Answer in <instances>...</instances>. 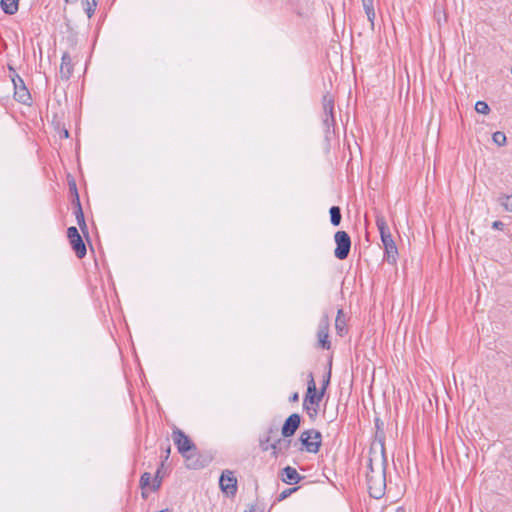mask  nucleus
Instances as JSON below:
<instances>
[{
  "mask_svg": "<svg viewBox=\"0 0 512 512\" xmlns=\"http://www.w3.org/2000/svg\"><path fill=\"white\" fill-rule=\"evenodd\" d=\"M385 449L382 443H373L369 449L367 467H366V481L368 492L371 497L381 498L386 489L385 477Z\"/></svg>",
  "mask_w": 512,
  "mask_h": 512,
  "instance_id": "1",
  "label": "nucleus"
},
{
  "mask_svg": "<svg viewBox=\"0 0 512 512\" xmlns=\"http://www.w3.org/2000/svg\"><path fill=\"white\" fill-rule=\"evenodd\" d=\"M330 378L331 369L329 368L324 371L321 387L317 389L313 374L309 373L308 375L307 391L303 399V409L312 421H314L319 414L320 404L330 383Z\"/></svg>",
  "mask_w": 512,
  "mask_h": 512,
  "instance_id": "2",
  "label": "nucleus"
},
{
  "mask_svg": "<svg viewBox=\"0 0 512 512\" xmlns=\"http://www.w3.org/2000/svg\"><path fill=\"white\" fill-rule=\"evenodd\" d=\"M376 226L380 233L381 241L385 249L386 259L388 263L394 265L397 262L398 249L384 216L378 215L376 217Z\"/></svg>",
  "mask_w": 512,
  "mask_h": 512,
  "instance_id": "3",
  "label": "nucleus"
},
{
  "mask_svg": "<svg viewBox=\"0 0 512 512\" xmlns=\"http://www.w3.org/2000/svg\"><path fill=\"white\" fill-rule=\"evenodd\" d=\"M172 439L178 452L186 459H189L195 452V444L182 430L175 428L172 432Z\"/></svg>",
  "mask_w": 512,
  "mask_h": 512,
  "instance_id": "4",
  "label": "nucleus"
},
{
  "mask_svg": "<svg viewBox=\"0 0 512 512\" xmlns=\"http://www.w3.org/2000/svg\"><path fill=\"white\" fill-rule=\"evenodd\" d=\"M300 442L302 450L308 453H317L322 443L321 433L314 429L303 431L300 435Z\"/></svg>",
  "mask_w": 512,
  "mask_h": 512,
  "instance_id": "5",
  "label": "nucleus"
},
{
  "mask_svg": "<svg viewBox=\"0 0 512 512\" xmlns=\"http://www.w3.org/2000/svg\"><path fill=\"white\" fill-rule=\"evenodd\" d=\"M336 248L334 255L339 260H344L348 257L351 248V239L347 232L337 231L334 235Z\"/></svg>",
  "mask_w": 512,
  "mask_h": 512,
  "instance_id": "6",
  "label": "nucleus"
},
{
  "mask_svg": "<svg viewBox=\"0 0 512 512\" xmlns=\"http://www.w3.org/2000/svg\"><path fill=\"white\" fill-rule=\"evenodd\" d=\"M67 237L77 257L80 259L83 258L86 255L87 250L78 229L74 226L69 227L67 230Z\"/></svg>",
  "mask_w": 512,
  "mask_h": 512,
  "instance_id": "7",
  "label": "nucleus"
},
{
  "mask_svg": "<svg viewBox=\"0 0 512 512\" xmlns=\"http://www.w3.org/2000/svg\"><path fill=\"white\" fill-rule=\"evenodd\" d=\"M219 485L222 492L228 496H234L237 492V478L230 470H226L222 473Z\"/></svg>",
  "mask_w": 512,
  "mask_h": 512,
  "instance_id": "8",
  "label": "nucleus"
},
{
  "mask_svg": "<svg viewBox=\"0 0 512 512\" xmlns=\"http://www.w3.org/2000/svg\"><path fill=\"white\" fill-rule=\"evenodd\" d=\"M318 346L322 349L329 350L331 348V342L329 340V319L324 316L320 322L317 331Z\"/></svg>",
  "mask_w": 512,
  "mask_h": 512,
  "instance_id": "9",
  "label": "nucleus"
},
{
  "mask_svg": "<svg viewBox=\"0 0 512 512\" xmlns=\"http://www.w3.org/2000/svg\"><path fill=\"white\" fill-rule=\"evenodd\" d=\"M300 416L297 413L291 414L284 422L281 433L284 437H290L294 435L296 430L300 426Z\"/></svg>",
  "mask_w": 512,
  "mask_h": 512,
  "instance_id": "10",
  "label": "nucleus"
},
{
  "mask_svg": "<svg viewBox=\"0 0 512 512\" xmlns=\"http://www.w3.org/2000/svg\"><path fill=\"white\" fill-rule=\"evenodd\" d=\"M19 81H20L21 85H18L14 81V86H15L14 96L17 101L24 103V104H28L29 101L31 100L30 93H29L28 89L23 85L22 80L20 79Z\"/></svg>",
  "mask_w": 512,
  "mask_h": 512,
  "instance_id": "11",
  "label": "nucleus"
},
{
  "mask_svg": "<svg viewBox=\"0 0 512 512\" xmlns=\"http://www.w3.org/2000/svg\"><path fill=\"white\" fill-rule=\"evenodd\" d=\"M301 476L297 470L291 466H287L282 471V480L286 484H296L300 481Z\"/></svg>",
  "mask_w": 512,
  "mask_h": 512,
  "instance_id": "12",
  "label": "nucleus"
},
{
  "mask_svg": "<svg viewBox=\"0 0 512 512\" xmlns=\"http://www.w3.org/2000/svg\"><path fill=\"white\" fill-rule=\"evenodd\" d=\"M0 7L5 14L13 15L19 9V0H0Z\"/></svg>",
  "mask_w": 512,
  "mask_h": 512,
  "instance_id": "13",
  "label": "nucleus"
},
{
  "mask_svg": "<svg viewBox=\"0 0 512 512\" xmlns=\"http://www.w3.org/2000/svg\"><path fill=\"white\" fill-rule=\"evenodd\" d=\"M151 479H152V477H151L150 473H144L141 476L140 484H141V488L143 489V495H145L146 491H154L159 487V483L156 485L155 484L151 485Z\"/></svg>",
  "mask_w": 512,
  "mask_h": 512,
  "instance_id": "14",
  "label": "nucleus"
},
{
  "mask_svg": "<svg viewBox=\"0 0 512 512\" xmlns=\"http://www.w3.org/2000/svg\"><path fill=\"white\" fill-rule=\"evenodd\" d=\"M72 70L71 57L68 54H64L61 59L60 72L69 77Z\"/></svg>",
  "mask_w": 512,
  "mask_h": 512,
  "instance_id": "15",
  "label": "nucleus"
},
{
  "mask_svg": "<svg viewBox=\"0 0 512 512\" xmlns=\"http://www.w3.org/2000/svg\"><path fill=\"white\" fill-rule=\"evenodd\" d=\"M335 328L340 335H343L346 332V322L344 319L343 311L340 309L337 312V317L335 319Z\"/></svg>",
  "mask_w": 512,
  "mask_h": 512,
  "instance_id": "16",
  "label": "nucleus"
},
{
  "mask_svg": "<svg viewBox=\"0 0 512 512\" xmlns=\"http://www.w3.org/2000/svg\"><path fill=\"white\" fill-rule=\"evenodd\" d=\"M363 5H364V10L367 15V18H368L369 22L371 23V26H373L376 14H375V10H374L373 4H372V0H364Z\"/></svg>",
  "mask_w": 512,
  "mask_h": 512,
  "instance_id": "17",
  "label": "nucleus"
},
{
  "mask_svg": "<svg viewBox=\"0 0 512 512\" xmlns=\"http://www.w3.org/2000/svg\"><path fill=\"white\" fill-rule=\"evenodd\" d=\"M82 5L87 16L90 18L96 10L98 0H82Z\"/></svg>",
  "mask_w": 512,
  "mask_h": 512,
  "instance_id": "18",
  "label": "nucleus"
},
{
  "mask_svg": "<svg viewBox=\"0 0 512 512\" xmlns=\"http://www.w3.org/2000/svg\"><path fill=\"white\" fill-rule=\"evenodd\" d=\"M330 217H331V223L334 226H338L341 222V212L340 208L337 206H333L330 208Z\"/></svg>",
  "mask_w": 512,
  "mask_h": 512,
  "instance_id": "19",
  "label": "nucleus"
},
{
  "mask_svg": "<svg viewBox=\"0 0 512 512\" xmlns=\"http://www.w3.org/2000/svg\"><path fill=\"white\" fill-rule=\"evenodd\" d=\"M475 110L479 114L487 115L490 112V108L485 101H477L475 104Z\"/></svg>",
  "mask_w": 512,
  "mask_h": 512,
  "instance_id": "20",
  "label": "nucleus"
},
{
  "mask_svg": "<svg viewBox=\"0 0 512 512\" xmlns=\"http://www.w3.org/2000/svg\"><path fill=\"white\" fill-rule=\"evenodd\" d=\"M324 111L327 116H329L332 119V113H333V101L329 98H324Z\"/></svg>",
  "mask_w": 512,
  "mask_h": 512,
  "instance_id": "21",
  "label": "nucleus"
},
{
  "mask_svg": "<svg viewBox=\"0 0 512 512\" xmlns=\"http://www.w3.org/2000/svg\"><path fill=\"white\" fill-rule=\"evenodd\" d=\"M76 219H77V223H78L79 227L82 230L86 229V223H85L84 215H83V212H82V209H81L80 206H78V210L76 212Z\"/></svg>",
  "mask_w": 512,
  "mask_h": 512,
  "instance_id": "22",
  "label": "nucleus"
},
{
  "mask_svg": "<svg viewBox=\"0 0 512 512\" xmlns=\"http://www.w3.org/2000/svg\"><path fill=\"white\" fill-rule=\"evenodd\" d=\"M493 140L498 145H503L505 143V141H506V136L502 132H496V133L493 134Z\"/></svg>",
  "mask_w": 512,
  "mask_h": 512,
  "instance_id": "23",
  "label": "nucleus"
},
{
  "mask_svg": "<svg viewBox=\"0 0 512 512\" xmlns=\"http://www.w3.org/2000/svg\"><path fill=\"white\" fill-rule=\"evenodd\" d=\"M503 206L507 211L512 212V195L503 199Z\"/></svg>",
  "mask_w": 512,
  "mask_h": 512,
  "instance_id": "24",
  "label": "nucleus"
},
{
  "mask_svg": "<svg viewBox=\"0 0 512 512\" xmlns=\"http://www.w3.org/2000/svg\"><path fill=\"white\" fill-rule=\"evenodd\" d=\"M295 490H296V488H292V489H287V490L283 491L280 495V500L286 498L288 495H290Z\"/></svg>",
  "mask_w": 512,
  "mask_h": 512,
  "instance_id": "25",
  "label": "nucleus"
},
{
  "mask_svg": "<svg viewBox=\"0 0 512 512\" xmlns=\"http://www.w3.org/2000/svg\"><path fill=\"white\" fill-rule=\"evenodd\" d=\"M503 227V223L500 221L493 222V228L495 229H501Z\"/></svg>",
  "mask_w": 512,
  "mask_h": 512,
  "instance_id": "26",
  "label": "nucleus"
},
{
  "mask_svg": "<svg viewBox=\"0 0 512 512\" xmlns=\"http://www.w3.org/2000/svg\"><path fill=\"white\" fill-rule=\"evenodd\" d=\"M61 137H64V138H68L69 137V132L64 129L62 132H61Z\"/></svg>",
  "mask_w": 512,
  "mask_h": 512,
  "instance_id": "27",
  "label": "nucleus"
},
{
  "mask_svg": "<svg viewBox=\"0 0 512 512\" xmlns=\"http://www.w3.org/2000/svg\"><path fill=\"white\" fill-rule=\"evenodd\" d=\"M298 399H299V395H298V393H294V394L292 395V397H291V401H293V402L298 401Z\"/></svg>",
  "mask_w": 512,
  "mask_h": 512,
  "instance_id": "28",
  "label": "nucleus"
},
{
  "mask_svg": "<svg viewBox=\"0 0 512 512\" xmlns=\"http://www.w3.org/2000/svg\"><path fill=\"white\" fill-rule=\"evenodd\" d=\"M271 449H272V454H273V456H274V457H276V456H277L276 445H275V444H272V445H271Z\"/></svg>",
  "mask_w": 512,
  "mask_h": 512,
  "instance_id": "29",
  "label": "nucleus"
},
{
  "mask_svg": "<svg viewBox=\"0 0 512 512\" xmlns=\"http://www.w3.org/2000/svg\"><path fill=\"white\" fill-rule=\"evenodd\" d=\"M244 512H256L254 507H250L248 510H245Z\"/></svg>",
  "mask_w": 512,
  "mask_h": 512,
  "instance_id": "30",
  "label": "nucleus"
},
{
  "mask_svg": "<svg viewBox=\"0 0 512 512\" xmlns=\"http://www.w3.org/2000/svg\"><path fill=\"white\" fill-rule=\"evenodd\" d=\"M395 512H405V510L401 507L397 508Z\"/></svg>",
  "mask_w": 512,
  "mask_h": 512,
  "instance_id": "31",
  "label": "nucleus"
},
{
  "mask_svg": "<svg viewBox=\"0 0 512 512\" xmlns=\"http://www.w3.org/2000/svg\"><path fill=\"white\" fill-rule=\"evenodd\" d=\"M66 3H70L72 0H64Z\"/></svg>",
  "mask_w": 512,
  "mask_h": 512,
  "instance_id": "32",
  "label": "nucleus"
}]
</instances>
